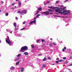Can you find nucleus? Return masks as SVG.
<instances>
[{"instance_id": "obj_1", "label": "nucleus", "mask_w": 72, "mask_h": 72, "mask_svg": "<svg viewBox=\"0 0 72 72\" xmlns=\"http://www.w3.org/2000/svg\"><path fill=\"white\" fill-rule=\"evenodd\" d=\"M66 7H65L60 9H56L55 10L56 12L60 13L61 14H64V15H68V13H70V11L69 10H65L64 9H66Z\"/></svg>"}, {"instance_id": "obj_2", "label": "nucleus", "mask_w": 72, "mask_h": 72, "mask_svg": "<svg viewBox=\"0 0 72 72\" xmlns=\"http://www.w3.org/2000/svg\"><path fill=\"white\" fill-rule=\"evenodd\" d=\"M28 49V47L26 46H23L21 48L20 51L21 52H24V51L27 50Z\"/></svg>"}, {"instance_id": "obj_3", "label": "nucleus", "mask_w": 72, "mask_h": 72, "mask_svg": "<svg viewBox=\"0 0 72 72\" xmlns=\"http://www.w3.org/2000/svg\"><path fill=\"white\" fill-rule=\"evenodd\" d=\"M42 14H46V15H49V12L48 11H46L44 12H43Z\"/></svg>"}, {"instance_id": "obj_4", "label": "nucleus", "mask_w": 72, "mask_h": 72, "mask_svg": "<svg viewBox=\"0 0 72 72\" xmlns=\"http://www.w3.org/2000/svg\"><path fill=\"white\" fill-rule=\"evenodd\" d=\"M27 11L26 10H22L21 11V14H26Z\"/></svg>"}, {"instance_id": "obj_5", "label": "nucleus", "mask_w": 72, "mask_h": 72, "mask_svg": "<svg viewBox=\"0 0 72 72\" xmlns=\"http://www.w3.org/2000/svg\"><path fill=\"white\" fill-rule=\"evenodd\" d=\"M6 41L7 44H8L9 45H10V44H12V42H10V41L9 40V41H7V40H6Z\"/></svg>"}, {"instance_id": "obj_6", "label": "nucleus", "mask_w": 72, "mask_h": 72, "mask_svg": "<svg viewBox=\"0 0 72 72\" xmlns=\"http://www.w3.org/2000/svg\"><path fill=\"white\" fill-rule=\"evenodd\" d=\"M63 60H60L58 61H55V62H56V63H58L59 62H63Z\"/></svg>"}, {"instance_id": "obj_7", "label": "nucleus", "mask_w": 72, "mask_h": 72, "mask_svg": "<svg viewBox=\"0 0 72 72\" xmlns=\"http://www.w3.org/2000/svg\"><path fill=\"white\" fill-rule=\"evenodd\" d=\"M38 10H39V11H41V10H42V8L41 7H39L38 8Z\"/></svg>"}, {"instance_id": "obj_8", "label": "nucleus", "mask_w": 72, "mask_h": 72, "mask_svg": "<svg viewBox=\"0 0 72 72\" xmlns=\"http://www.w3.org/2000/svg\"><path fill=\"white\" fill-rule=\"evenodd\" d=\"M46 57H45L43 59V61H46Z\"/></svg>"}, {"instance_id": "obj_9", "label": "nucleus", "mask_w": 72, "mask_h": 72, "mask_svg": "<svg viewBox=\"0 0 72 72\" xmlns=\"http://www.w3.org/2000/svg\"><path fill=\"white\" fill-rule=\"evenodd\" d=\"M50 8V9H52V8L53 9H55V8H57V7H53V6H51L50 7H49Z\"/></svg>"}, {"instance_id": "obj_10", "label": "nucleus", "mask_w": 72, "mask_h": 72, "mask_svg": "<svg viewBox=\"0 0 72 72\" xmlns=\"http://www.w3.org/2000/svg\"><path fill=\"white\" fill-rule=\"evenodd\" d=\"M24 55H28V53L27 52H25L24 53Z\"/></svg>"}, {"instance_id": "obj_11", "label": "nucleus", "mask_w": 72, "mask_h": 72, "mask_svg": "<svg viewBox=\"0 0 72 72\" xmlns=\"http://www.w3.org/2000/svg\"><path fill=\"white\" fill-rule=\"evenodd\" d=\"M18 4L19 6H21V2L19 1Z\"/></svg>"}, {"instance_id": "obj_12", "label": "nucleus", "mask_w": 72, "mask_h": 72, "mask_svg": "<svg viewBox=\"0 0 72 72\" xmlns=\"http://www.w3.org/2000/svg\"><path fill=\"white\" fill-rule=\"evenodd\" d=\"M32 22L33 23H36V20H34L32 21Z\"/></svg>"}, {"instance_id": "obj_13", "label": "nucleus", "mask_w": 72, "mask_h": 72, "mask_svg": "<svg viewBox=\"0 0 72 72\" xmlns=\"http://www.w3.org/2000/svg\"><path fill=\"white\" fill-rule=\"evenodd\" d=\"M14 69V67L13 66L12 67L10 68L11 70H13Z\"/></svg>"}, {"instance_id": "obj_14", "label": "nucleus", "mask_w": 72, "mask_h": 72, "mask_svg": "<svg viewBox=\"0 0 72 72\" xmlns=\"http://www.w3.org/2000/svg\"><path fill=\"white\" fill-rule=\"evenodd\" d=\"M24 70V68H22L21 69V72H23Z\"/></svg>"}, {"instance_id": "obj_15", "label": "nucleus", "mask_w": 72, "mask_h": 72, "mask_svg": "<svg viewBox=\"0 0 72 72\" xmlns=\"http://www.w3.org/2000/svg\"><path fill=\"white\" fill-rule=\"evenodd\" d=\"M6 41H10V40H9V37H8L7 39H6Z\"/></svg>"}, {"instance_id": "obj_16", "label": "nucleus", "mask_w": 72, "mask_h": 72, "mask_svg": "<svg viewBox=\"0 0 72 72\" xmlns=\"http://www.w3.org/2000/svg\"><path fill=\"white\" fill-rule=\"evenodd\" d=\"M38 13H39V11H37V13L35 14V15H37V14H38Z\"/></svg>"}, {"instance_id": "obj_17", "label": "nucleus", "mask_w": 72, "mask_h": 72, "mask_svg": "<svg viewBox=\"0 0 72 72\" xmlns=\"http://www.w3.org/2000/svg\"><path fill=\"white\" fill-rule=\"evenodd\" d=\"M40 14H39L37 15L36 18H38V17H39V16H40Z\"/></svg>"}, {"instance_id": "obj_18", "label": "nucleus", "mask_w": 72, "mask_h": 72, "mask_svg": "<svg viewBox=\"0 0 72 72\" xmlns=\"http://www.w3.org/2000/svg\"><path fill=\"white\" fill-rule=\"evenodd\" d=\"M14 25L15 27H16V23H14Z\"/></svg>"}, {"instance_id": "obj_19", "label": "nucleus", "mask_w": 72, "mask_h": 72, "mask_svg": "<svg viewBox=\"0 0 72 72\" xmlns=\"http://www.w3.org/2000/svg\"><path fill=\"white\" fill-rule=\"evenodd\" d=\"M31 46L32 48H34V47H35V46L34 45H32Z\"/></svg>"}, {"instance_id": "obj_20", "label": "nucleus", "mask_w": 72, "mask_h": 72, "mask_svg": "<svg viewBox=\"0 0 72 72\" xmlns=\"http://www.w3.org/2000/svg\"><path fill=\"white\" fill-rule=\"evenodd\" d=\"M42 42H45V40L44 39H42L41 40Z\"/></svg>"}, {"instance_id": "obj_21", "label": "nucleus", "mask_w": 72, "mask_h": 72, "mask_svg": "<svg viewBox=\"0 0 72 72\" xmlns=\"http://www.w3.org/2000/svg\"><path fill=\"white\" fill-rule=\"evenodd\" d=\"M17 13H21V11H19L17 12Z\"/></svg>"}, {"instance_id": "obj_22", "label": "nucleus", "mask_w": 72, "mask_h": 72, "mask_svg": "<svg viewBox=\"0 0 72 72\" xmlns=\"http://www.w3.org/2000/svg\"><path fill=\"white\" fill-rule=\"evenodd\" d=\"M8 15H9V13H6V16H8Z\"/></svg>"}, {"instance_id": "obj_23", "label": "nucleus", "mask_w": 72, "mask_h": 72, "mask_svg": "<svg viewBox=\"0 0 72 72\" xmlns=\"http://www.w3.org/2000/svg\"><path fill=\"white\" fill-rule=\"evenodd\" d=\"M25 30V29H24V28H22L20 30H21V31H22V30Z\"/></svg>"}, {"instance_id": "obj_24", "label": "nucleus", "mask_w": 72, "mask_h": 72, "mask_svg": "<svg viewBox=\"0 0 72 72\" xmlns=\"http://www.w3.org/2000/svg\"><path fill=\"white\" fill-rule=\"evenodd\" d=\"M21 54H19L17 56V57H20L21 55Z\"/></svg>"}, {"instance_id": "obj_25", "label": "nucleus", "mask_w": 72, "mask_h": 72, "mask_svg": "<svg viewBox=\"0 0 72 72\" xmlns=\"http://www.w3.org/2000/svg\"><path fill=\"white\" fill-rule=\"evenodd\" d=\"M15 31H17V30H18V29H17V28H15Z\"/></svg>"}, {"instance_id": "obj_26", "label": "nucleus", "mask_w": 72, "mask_h": 72, "mask_svg": "<svg viewBox=\"0 0 72 72\" xmlns=\"http://www.w3.org/2000/svg\"><path fill=\"white\" fill-rule=\"evenodd\" d=\"M38 56H41V55H42V54H39L38 55Z\"/></svg>"}, {"instance_id": "obj_27", "label": "nucleus", "mask_w": 72, "mask_h": 72, "mask_svg": "<svg viewBox=\"0 0 72 72\" xmlns=\"http://www.w3.org/2000/svg\"><path fill=\"white\" fill-rule=\"evenodd\" d=\"M45 66H46V65L45 64H43L42 65V67H44Z\"/></svg>"}, {"instance_id": "obj_28", "label": "nucleus", "mask_w": 72, "mask_h": 72, "mask_svg": "<svg viewBox=\"0 0 72 72\" xmlns=\"http://www.w3.org/2000/svg\"><path fill=\"white\" fill-rule=\"evenodd\" d=\"M48 10H49V11H50V12H51V11H53V10H52L51 9H49Z\"/></svg>"}, {"instance_id": "obj_29", "label": "nucleus", "mask_w": 72, "mask_h": 72, "mask_svg": "<svg viewBox=\"0 0 72 72\" xmlns=\"http://www.w3.org/2000/svg\"><path fill=\"white\" fill-rule=\"evenodd\" d=\"M15 5V3H12V6H14V5Z\"/></svg>"}, {"instance_id": "obj_30", "label": "nucleus", "mask_w": 72, "mask_h": 72, "mask_svg": "<svg viewBox=\"0 0 72 72\" xmlns=\"http://www.w3.org/2000/svg\"><path fill=\"white\" fill-rule=\"evenodd\" d=\"M39 41H40V40L39 39H38L37 40V42H39Z\"/></svg>"}, {"instance_id": "obj_31", "label": "nucleus", "mask_w": 72, "mask_h": 72, "mask_svg": "<svg viewBox=\"0 0 72 72\" xmlns=\"http://www.w3.org/2000/svg\"><path fill=\"white\" fill-rule=\"evenodd\" d=\"M32 23H33V22H32V21L30 23V24H31Z\"/></svg>"}, {"instance_id": "obj_32", "label": "nucleus", "mask_w": 72, "mask_h": 72, "mask_svg": "<svg viewBox=\"0 0 72 72\" xmlns=\"http://www.w3.org/2000/svg\"><path fill=\"white\" fill-rule=\"evenodd\" d=\"M51 65H52V66H54V65H55V64H51Z\"/></svg>"}, {"instance_id": "obj_33", "label": "nucleus", "mask_w": 72, "mask_h": 72, "mask_svg": "<svg viewBox=\"0 0 72 72\" xmlns=\"http://www.w3.org/2000/svg\"><path fill=\"white\" fill-rule=\"evenodd\" d=\"M64 49H65V50H66V49H67V48H66V47H64Z\"/></svg>"}, {"instance_id": "obj_34", "label": "nucleus", "mask_w": 72, "mask_h": 72, "mask_svg": "<svg viewBox=\"0 0 72 72\" xmlns=\"http://www.w3.org/2000/svg\"><path fill=\"white\" fill-rule=\"evenodd\" d=\"M55 43V42H53V45H56L57 44Z\"/></svg>"}, {"instance_id": "obj_35", "label": "nucleus", "mask_w": 72, "mask_h": 72, "mask_svg": "<svg viewBox=\"0 0 72 72\" xmlns=\"http://www.w3.org/2000/svg\"><path fill=\"white\" fill-rule=\"evenodd\" d=\"M63 59H66V57H63Z\"/></svg>"}, {"instance_id": "obj_36", "label": "nucleus", "mask_w": 72, "mask_h": 72, "mask_svg": "<svg viewBox=\"0 0 72 72\" xmlns=\"http://www.w3.org/2000/svg\"><path fill=\"white\" fill-rule=\"evenodd\" d=\"M69 63V61H66V63Z\"/></svg>"}, {"instance_id": "obj_37", "label": "nucleus", "mask_w": 72, "mask_h": 72, "mask_svg": "<svg viewBox=\"0 0 72 72\" xmlns=\"http://www.w3.org/2000/svg\"><path fill=\"white\" fill-rule=\"evenodd\" d=\"M56 3L57 4H58V3H59V1H56Z\"/></svg>"}, {"instance_id": "obj_38", "label": "nucleus", "mask_w": 72, "mask_h": 72, "mask_svg": "<svg viewBox=\"0 0 72 72\" xmlns=\"http://www.w3.org/2000/svg\"><path fill=\"white\" fill-rule=\"evenodd\" d=\"M56 60H58V61H59V58H57L56 59Z\"/></svg>"}, {"instance_id": "obj_39", "label": "nucleus", "mask_w": 72, "mask_h": 72, "mask_svg": "<svg viewBox=\"0 0 72 72\" xmlns=\"http://www.w3.org/2000/svg\"><path fill=\"white\" fill-rule=\"evenodd\" d=\"M25 23H26V22H23V24H25Z\"/></svg>"}, {"instance_id": "obj_40", "label": "nucleus", "mask_w": 72, "mask_h": 72, "mask_svg": "<svg viewBox=\"0 0 72 72\" xmlns=\"http://www.w3.org/2000/svg\"><path fill=\"white\" fill-rule=\"evenodd\" d=\"M15 19H18V17H15Z\"/></svg>"}, {"instance_id": "obj_41", "label": "nucleus", "mask_w": 72, "mask_h": 72, "mask_svg": "<svg viewBox=\"0 0 72 72\" xmlns=\"http://www.w3.org/2000/svg\"><path fill=\"white\" fill-rule=\"evenodd\" d=\"M51 58H50V57H48V59H51Z\"/></svg>"}, {"instance_id": "obj_42", "label": "nucleus", "mask_w": 72, "mask_h": 72, "mask_svg": "<svg viewBox=\"0 0 72 72\" xmlns=\"http://www.w3.org/2000/svg\"><path fill=\"white\" fill-rule=\"evenodd\" d=\"M62 50L63 51H64V49H63Z\"/></svg>"}, {"instance_id": "obj_43", "label": "nucleus", "mask_w": 72, "mask_h": 72, "mask_svg": "<svg viewBox=\"0 0 72 72\" xmlns=\"http://www.w3.org/2000/svg\"><path fill=\"white\" fill-rule=\"evenodd\" d=\"M50 3V2L49 1H48V2H47V3L48 4V3Z\"/></svg>"}, {"instance_id": "obj_44", "label": "nucleus", "mask_w": 72, "mask_h": 72, "mask_svg": "<svg viewBox=\"0 0 72 72\" xmlns=\"http://www.w3.org/2000/svg\"><path fill=\"white\" fill-rule=\"evenodd\" d=\"M18 64H19V63H16V65H18Z\"/></svg>"}, {"instance_id": "obj_45", "label": "nucleus", "mask_w": 72, "mask_h": 72, "mask_svg": "<svg viewBox=\"0 0 72 72\" xmlns=\"http://www.w3.org/2000/svg\"><path fill=\"white\" fill-rule=\"evenodd\" d=\"M36 17L34 19V20H35V19H36Z\"/></svg>"}, {"instance_id": "obj_46", "label": "nucleus", "mask_w": 72, "mask_h": 72, "mask_svg": "<svg viewBox=\"0 0 72 72\" xmlns=\"http://www.w3.org/2000/svg\"><path fill=\"white\" fill-rule=\"evenodd\" d=\"M16 63H19V61L17 62Z\"/></svg>"}, {"instance_id": "obj_47", "label": "nucleus", "mask_w": 72, "mask_h": 72, "mask_svg": "<svg viewBox=\"0 0 72 72\" xmlns=\"http://www.w3.org/2000/svg\"><path fill=\"white\" fill-rule=\"evenodd\" d=\"M72 66V64H71L70 65H69L68 66Z\"/></svg>"}, {"instance_id": "obj_48", "label": "nucleus", "mask_w": 72, "mask_h": 72, "mask_svg": "<svg viewBox=\"0 0 72 72\" xmlns=\"http://www.w3.org/2000/svg\"><path fill=\"white\" fill-rule=\"evenodd\" d=\"M1 3H2V4H3V3H4V2L2 1H1Z\"/></svg>"}, {"instance_id": "obj_49", "label": "nucleus", "mask_w": 72, "mask_h": 72, "mask_svg": "<svg viewBox=\"0 0 72 72\" xmlns=\"http://www.w3.org/2000/svg\"><path fill=\"white\" fill-rule=\"evenodd\" d=\"M50 40H53V39H52V38H51L50 39Z\"/></svg>"}, {"instance_id": "obj_50", "label": "nucleus", "mask_w": 72, "mask_h": 72, "mask_svg": "<svg viewBox=\"0 0 72 72\" xmlns=\"http://www.w3.org/2000/svg\"><path fill=\"white\" fill-rule=\"evenodd\" d=\"M11 9H14V8H12Z\"/></svg>"}, {"instance_id": "obj_51", "label": "nucleus", "mask_w": 72, "mask_h": 72, "mask_svg": "<svg viewBox=\"0 0 72 72\" xmlns=\"http://www.w3.org/2000/svg\"><path fill=\"white\" fill-rule=\"evenodd\" d=\"M10 33H12V32H10Z\"/></svg>"}, {"instance_id": "obj_52", "label": "nucleus", "mask_w": 72, "mask_h": 72, "mask_svg": "<svg viewBox=\"0 0 72 72\" xmlns=\"http://www.w3.org/2000/svg\"><path fill=\"white\" fill-rule=\"evenodd\" d=\"M72 58V56H70V58Z\"/></svg>"}, {"instance_id": "obj_53", "label": "nucleus", "mask_w": 72, "mask_h": 72, "mask_svg": "<svg viewBox=\"0 0 72 72\" xmlns=\"http://www.w3.org/2000/svg\"><path fill=\"white\" fill-rule=\"evenodd\" d=\"M69 0H66V1H68Z\"/></svg>"}, {"instance_id": "obj_54", "label": "nucleus", "mask_w": 72, "mask_h": 72, "mask_svg": "<svg viewBox=\"0 0 72 72\" xmlns=\"http://www.w3.org/2000/svg\"><path fill=\"white\" fill-rule=\"evenodd\" d=\"M19 0H16V1H18Z\"/></svg>"}, {"instance_id": "obj_55", "label": "nucleus", "mask_w": 72, "mask_h": 72, "mask_svg": "<svg viewBox=\"0 0 72 72\" xmlns=\"http://www.w3.org/2000/svg\"><path fill=\"white\" fill-rule=\"evenodd\" d=\"M15 8H17V6H15Z\"/></svg>"}, {"instance_id": "obj_56", "label": "nucleus", "mask_w": 72, "mask_h": 72, "mask_svg": "<svg viewBox=\"0 0 72 72\" xmlns=\"http://www.w3.org/2000/svg\"><path fill=\"white\" fill-rule=\"evenodd\" d=\"M1 12V10H0V12Z\"/></svg>"}, {"instance_id": "obj_57", "label": "nucleus", "mask_w": 72, "mask_h": 72, "mask_svg": "<svg viewBox=\"0 0 72 72\" xmlns=\"http://www.w3.org/2000/svg\"><path fill=\"white\" fill-rule=\"evenodd\" d=\"M0 42H1V40H0Z\"/></svg>"}, {"instance_id": "obj_58", "label": "nucleus", "mask_w": 72, "mask_h": 72, "mask_svg": "<svg viewBox=\"0 0 72 72\" xmlns=\"http://www.w3.org/2000/svg\"><path fill=\"white\" fill-rule=\"evenodd\" d=\"M42 47H43V46H42Z\"/></svg>"}, {"instance_id": "obj_59", "label": "nucleus", "mask_w": 72, "mask_h": 72, "mask_svg": "<svg viewBox=\"0 0 72 72\" xmlns=\"http://www.w3.org/2000/svg\"><path fill=\"white\" fill-rule=\"evenodd\" d=\"M17 58L16 59V60H17Z\"/></svg>"}]
</instances>
